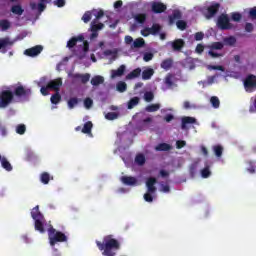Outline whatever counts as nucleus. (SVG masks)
Masks as SVG:
<instances>
[{"instance_id": "680f3d73", "label": "nucleus", "mask_w": 256, "mask_h": 256, "mask_svg": "<svg viewBox=\"0 0 256 256\" xmlns=\"http://www.w3.org/2000/svg\"><path fill=\"white\" fill-rule=\"evenodd\" d=\"M208 55H210V57H212V59H217V57H223V54L217 53V52H215L213 50H210L208 52Z\"/></svg>"}, {"instance_id": "aec40b11", "label": "nucleus", "mask_w": 256, "mask_h": 256, "mask_svg": "<svg viewBox=\"0 0 256 256\" xmlns=\"http://www.w3.org/2000/svg\"><path fill=\"white\" fill-rule=\"evenodd\" d=\"M121 181L124 185H137V178L133 176H122Z\"/></svg>"}, {"instance_id": "774afa93", "label": "nucleus", "mask_w": 256, "mask_h": 256, "mask_svg": "<svg viewBox=\"0 0 256 256\" xmlns=\"http://www.w3.org/2000/svg\"><path fill=\"white\" fill-rule=\"evenodd\" d=\"M54 5H56V7H65V0H55Z\"/></svg>"}, {"instance_id": "7ed1b4c3", "label": "nucleus", "mask_w": 256, "mask_h": 256, "mask_svg": "<svg viewBox=\"0 0 256 256\" xmlns=\"http://www.w3.org/2000/svg\"><path fill=\"white\" fill-rule=\"evenodd\" d=\"M31 217L35 221L34 228L39 233H45V216L39 210V205L35 206L31 211Z\"/></svg>"}, {"instance_id": "20e7f679", "label": "nucleus", "mask_w": 256, "mask_h": 256, "mask_svg": "<svg viewBox=\"0 0 256 256\" xmlns=\"http://www.w3.org/2000/svg\"><path fill=\"white\" fill-rule=\"evenodd\" d=\"M48 238H49V243L51 247H55L57 243H67V235L61 231H57L56 229L53 228V225H49L48 228Z\"/></svg>"}, {"instance_id": "0eeeda50", "label": "nucleus", "mask_w": 256, "mask_h": 256, "mask_svg": "<svg viewBox=\"0 0 256 256\" xmlns=\"http://www.w3.org/2000/svg\"><path fill=\"white\" fill-rule=\"evenodd\" d=\"M219 9H221V4L215 2L212 3L210 6L206 8V11L204 12V16L206 19H213V16L216 13H219Z\"/></svg>"}, {"instance_id": "603ef678", "label": "nucleus", "mask_w": 256, "mask_h": 256, "mask_svg": "<svg viewBox=\"0 0 256 256\" xmlns=\"http://www.w3.org/2000/svg\"><path fill=\"white\" fill-rule=\"evenodd\" d=\"M135 162L138 164V165H145V156L143 154H138L136 157H135Z\"/></svg>"}, {"instance_id": "e2e57ef3", "label": "nucleus", "mask_w": 256, "mask_h": 256, "mask_svg": "<svg viewBox=\"0 0 256 256\" xmlns=\"http://www.w3.org/2000/svg\"><path fill=\"white\" fill-rule=\"evenodd\" d=\"M187 145V142L184 140H178L176 141V149H183Z\"/></svg>"}, {"instance_id": "c85d7f7f", "label": "nucleus", "mask_w": 256, "mask_h": 256, "mask_svg": "<svg viewBox=\"0 0 256 256\" xmlns=\"http://www.w3.org/2000/svg\"><path fill=\"white\" fill-rule=\"evenodd\" d=\"M172 147L167 143H160L155 147V151H171Z\"/></svg>"}, {"instance_id": "2f4dec72", "label": "nucleus", "mask_w": 256, "mask_h": 256, "mask_svg": "<svg viewBox=\"0 0 256 256\" xmlns=\"http://www.w3.org/2000/svg\"><path fill=\"white\" fill-rule=\"evenodd\" d=\"M159 109H161L160 104H150L145 108V111H147V113H155L156 111H159Z\"/></svg>"}, {"instance_id": "c756f323", "label": "nucleus", "mask_w": 256, "mask_h": 256, "mask_svg": "<svg viewBox=\"0 0 256 256\" xmlns=\"http://www.w3.org/2000/svg\"><path fill=\"white\" fill-rule=\"evenodd\" d=\"M201 177L203 179H209V177H211V168L209 167V165H206L202 170H201Z\"/></svg>"}, {"instance_id": "bf43d9fd", "label": "nucleus", "mask_w": 256, "mask_h": 256, "mask_svg": "<svg viewBox=\"0 0 256 256\" xmlns=\"http://www.w3.org/2000/svg\"><path fill=\"white\" fill-rule=\"evenodd\" d=\"M152 193H149V191H147V193L144 194V201H146L147 203H153V195H151Z\"/></svg>"}, {"instance_id": "13d9d810", "label": "nucleus", "mask_w": 256, "mask_h": 256, "mask_svg": "<svg viewBox=\"0 0 256 256\" xmlns=\"http://www.w3.org/2000/svg\"><path fill=\"white\" fill-rule=\"evenodd\" d=\"M84 107H86V109H91V107H93V99L86 98L84 100Z\"/></svg>"}, {"instance_id": "cd10ccee", "label": "nucleus", "mask_w": 256, "mask_h": 256, "mask_svg": "<svg viewBox=\"0 0 256 256\" xmlns=\"http://www.w3.org/2000/svg\"><path fill=\"white\" fill-rule=\"evenodd\" d=\"M224 45H228L229 47H233V45H235V43H237V38H235V36H229V37H225L223 39Z\"/></svg>"}, {"instance_id": "a18cd8bd", "label": "nucleus", "mask_w": 256, "mask_h": 256, "mask_svg": "<svg viewBox=\"0 0 256 256\" xmlns=\"http://www.w3.org/2000/svg\"><path fill=\"white\" fill-rule=\"evenodd\" d=\"M135 21H137V23L143 24L145 23V21H147V15L146 14H137L134 17Z\"/></svg>"}, {"instance_id": "79ce46f5", "label": "nucleus", "mask_w": 256, "mask_h": 256, "mask_svg": "<svg viewBox=\"0 0 256 256\" xmlns=\"http://www.w3.org/2000/svg\"><path fill=\"white\" fill-rule=\"evenodd\" d=\"M223 47H225V44H223V42H214L210 46V49L216 50V51H221V49H223Z\"/></svg>"}, {"instance_id": "ea45409f", "label": "nucleus", "mask_w": 256, "mask_h": 256, "mask_svg": "<svg viewBox=\"0 0 256 256\" xmlns=\"http://www.w3.org/2000/svg\"><path fill=\"white\" fill-rule=\"evenodd\" d=\"M92 13H94L95 15V19L93 20L94 23H99V20L105 15V12L103 10H93Z\"/></svg>"}, {"instance_id": "a878e982", "label": "nucleus", "mask_w": 256, "mask_h": 256, "mask_svg": "<svg viewBox=\"0 0 256 256\" xmlns=\"http://www.w3.org/2000/svg\"><path fill=\"white\" fill-rule=\"evenodd\" d=\"M139 101H141V99L137 96L131 98L127 103V109H134L139 105Z\"/></svg>"}, {"instance_id": "f8f14e48", "label": "nucleus", "mask_w": 256, "mask_h": 256, "mask_svg": "<svg viewBox=\"0 0 256 256\" xmlns=\"http://www.w3.org/2000/svg\"><path fill=\"white\" fill-rule=\"evenodd\" d=\"M156 184H157V178L155 177L147 178L146 187L148 189V193H155L157 191V187H155Z\"/></svg>"}, {"instance_id": "f704fd0d", "label": "nucleus", "mask_w": 256, "mask_h": 256, "mask_svg": "<svg viewBox=\"0 0 256 256\" xmlns=\"http://www.w3.org/2000/svg\"><path fill=\"white\" fill-rule=\"evenodd\" d=\"M1 165L5 171H13V166L7 161V158L3 157L1 160Z\"/></svg>"}, {"instance_id": "052dcab7", "label": "nucleus", "mask_w": 256, "mask_h": 256, "mask_svg": "<svg viewBox=\"0 0 256 256\" xmlns=\"http://www.w3.org/2000/svg\"><path fill=\"white\" fill-rule=\"evenodd\" d=\"M204 37H205V34L203 32H197L194 35L195 41H203Z\"/></svg>"}, {"instance_id": "ddd939ff", "label": "nucleus", "mask_w": 256, "mask_h": 256, "mask_svg": "<svg viewBox=\"0 0 256 256\" xmlns=\"http://www.w3.org/2000/svg\"><path fill=\"white\" fill-rule=\"evenodd\" d=\"M47 85L48 89H53L54 91H56V93H59V89L63 85V80H61V78L51 80L50 82H48Z\"/></svg>"}, {"instance_id": "6ab92c4d", "label": "nucleus", "mask_w": 256, "mask_h": 256, "mask_svg": "<svg viewBox=\"0 0 256 256\" xmlns=\"http://www.w3.org/2000/svg\"><path fill=\"white\" fill-rule=\"evenodd\" d=\"M90 83L93 87H99V85H103L105 83V78L101 75H96L91 79Z\"/></svg>"}, {"instance_id": "412c9836", "label": "nucleus", "mask_w": 256, "mask_h": 256, "mask_svg": "<svg viewBox=\"0 0 256 256\" xmlns=\"http://www.w3.org/2000/svg\"><path fill=\"white\" fill-rule=\"evenodd\" d=\"M155 75V70L153 68H147L142 71V79L143 81H149Z\"/></svg>"}, {"instance_id": "a19ab883", "label": "nucleus", "mask_w": 256, "mask_h": 256, "mask_svg": "<svg viewBox=\"0 0 256 256\" xmlns=\"http://www.w3.org/2000/svg\"><path fill=\"white\" fill-rule=\"evenodd\" d=\"M197 167H199V163L194 162L189 167V173L191 177H195L197 175Z\"/></svg>"}, {"instance_id": "8fccbe9b", "label": "nucleus", "mask_w": 256, "mask_h": 256, "mask_svg": "<svg viewBox=\"0 0 256 256\" xmlns=\"http://www.w3.org/2000/svg\"><path fill=\"white\" fill-rule=\"evenodd\" d=\"M79 99L77 98H70L68 100V107L69 109H75V106L78 105Z\"/></svg>"}, {"instance_id": "f3484780", "label": "nucleus", "mask_w": 256, "mask_h": 256, "mask_svg": "<svg viewBox=\"0 0 256 256\" xmlns=\"http://www.w3.org/2000/svg\"><path fill=\"white\" fill-rule=\"evenodd\" d=\"M78 41H85V37L83 35H79L77 37H72L68 42H67V47L68 49H73L75 45H77Z\"/></svg>"}, {"instance_id": "c9c22d12", "label": "nucleus", "mask_w": 256, "mask_h": 256, "mask_svg": "<svg viewBox=\"0 0 256 256\" xmlns=\"http://www.w3.org/2000/svg\"><path fill=\"white\" fill-rule=\"evenodd\" d=\"M93 129V122L88 121L84 124L82 128V133H85L86 135H89L91 133V130Z\"/></svg>"}, {"instance_id": "58836bf2", "label": "nucleus", "mask_w": 256, "mask_h": 256, "mask_svg": "<svg viewBox=\"0 0 256 256\" xmlns=\"http://www.w3.org/2000/svg\"><path fill=\"white\" fill-rule=\"evenodd\" d=\"M210 103L214 109H219V106L221 105V101H219V97L212 96L210 98Z\"/></svg>"}, {"instance_id": "dca6fc26", "label": "nucleus", "mask_w": 256, "mask_h": 256, "mask_svg": "<svg viewBox=\"0 0 256 256\" xmlns=\"http://www.w3.org/2000/svg\"><path fill=\"white\" fill-rule=\"evenodd\" d=\"M193 123H197V119L189 116H184L182 118L181 129H187V125H193Z\"/></svg>"}, {"instance_id": "6e6552de", "label": "nucleus", "mask_w": 256, "mask_h": 256, "mask_svg": "<svg viewBox=\"0 0 256 256\" xmlns=\"http://www.w3.org/2000/svg\"><path fill=\"white\" fill-rule=\"evenodd\" d=\"M217 25L219 29H231V23L227 14H221L217 19Z\"/></svg>"}, {"instance_id": "4c0bfd02", "label": "nucleus", "mask_w": 256, "mask_h": 256, "mask_svg": "<svg viewBox=\"0 0 256 256\" xmlns=\"http://www.w3.org/2000/svg\"><path fill=\"white\" fill-rule=\"evenodd\" d=\"M50 101H51L52 105H57V104L61 103V94H59V92H56L55 94H53L51 96Z\"/></svg>"}, {"instance_id": "7c9ffc66", "label": "nucleus", "mask_w": 256, "mask_h": 256, "mask_svg": "<svg viewBox=\"0 0 256 256\" xmlns=\"http://www.w3.org/2000/svg\"><path fill=\"white\" fill-rule=\"evenodd\" d=\"M103 27H105V24H103V23L97 24V22H94V20H92L90 31H95V32L101 31V29H103Z\"/></svg>"}, {"instance_id": "6e6d98bb", "label": "nucleus", "mask_w": 256, "mask_h": 256, "mask_svg": "<svg viewBox=\"0 0 256 256\" xmlns=\"http://www.w3.org/2000/svg\"><path fill=\"white\" fill-rule=\"evenodd\" d=\"M248 17L252 20L256 19V6H254L253 8H250Z\"/></svg>"}, {"instance_id": "09e8293b", "label": "nucleus", "mask_w": 256, "mask_h": 256, "mask_svg": "<svg viewBox=\"0 0 256 256\" xmlns=\"http://www.w3.org/2000/svg\"><path fill=\"white\" fill-rule=\"evenodd\" d=\"M153 99H155V94H153V92L149 91V92H145L144 94V100L147 103H151V101H153Z\"/></svg>"}, {"instance_id": "2eb2a0df", "label": "nucleus", "mask_w": 256, "mask_h": 256, "mask_svg": "<svg viewBox=\"0 0 256 256\" xmlns=\"http://www.w3.org/2000/svg\"><path fill=\"white\" fill-rule=\"evenodd\" d=\"M125 69H126V66L122 64L119 66L117 70H112L111 78L115 79L117 77H123V75H125Z\"/></svg>"}, {"instance_id": "338daca9", "label": "nucleus", "mask_w": 256, "mask_h": 256, "mask_svg": "<svg viewBox=\"0 0 256 256\" xmlns=\"http://www.w3.org/2000/svg\"><path fill=\"white\" fill-rule=\"evenodd\" d=\"M253 29H254L253 24H251L249 22L245 24V31L247 33H252Z\"/></svg>"}, {"instance_id": "a211bd4d", "label": "nucleus", "mask_w": 256, "mask_h": 256, "mask_svg": "<svg viewBox=\"0 0 256 256\" xmlns=\"http://www.w3.org/2000/svg\"><path fill=\"white\" fill-rule=\"evenodd\" d=\"M185 47V40L184 39H176L172 42V49L173 51H181Z\"/></svg>"}, {"instance_id": "423d86ee", "label": "nucleus", "mask_w": 256, "mask_h": 256, "mask_svg": "<svg viewBox=\"0 0 256 256\" xmlns=\"http://www.w3.org/2000/svg\"><path fill=\"white\" fill-rule=\"evenodd\" d=\"M13 45H15V40H11L9 37L0 38V53H7Z\"/></svg>"}, {"instance_id": "f03ea898", "label": "nucleus", "mask_w": 256, "mask_h": 256, "mask_svg": "<svg viewBox=\"0 0 256 256\" xmlns=\"http://www.w3.org/2000/svg\"><path fill=\"white\" fill-rule=\"evenodd\" d=\"M96 245L99 251H103L102 255L104 256H116L117 253L115 251L121 249V242L113 238V235L104 236L103 242L96 241Z\"/></svg>"}, {"instance_id": "72a5a7b5", "label": "nucleus", "mask_w": 256, "mask_h": 256, "mask_svg": "<svg viewBox=\"0 0 256 256\" xmlns=\"http://www.w3.org/2000/svg\"><path fill=\"white\" fill-rule=\"evenodd\" d=\"M145 46V40L143 38H137L136 40H134L132 47H134V49H141V47Z\"/></svg>"}, {"instance_id": "9b49d317", "label": "nucleus", "mask_w": 256, "mask_h": 256, "mask_svg": "<svg viewBox=\"0 0 256 256\" xmlns=\"http://www.w3.org/2000/svg\"><path fill=\"white\" fill-rule=\"evenodd\" d=\"M161 32V25L153 24L150 28H145L142 32L143 37H147L149 35H157V33Z\"/></svg>"}, {"instance_id": "0e129e2a", "label": "nucleus", "mask_w": 256, "mask_h": 256, "mask_svg": "<svg viewBox=\"0 0 256 256\" xmlns=\"http://www.w3.org/2000/svg\"><path fill=\"white\" fill-rule=\"evenodd\" d=\"M165 83L168 87H173V80L171 78V75L166 76Z\"/></svg>"}, {"instance_id": "473e14b6", "label": "nucleus", "mask_w": 256, "mask_h": 256, "mask_svg": "<svg viewBox=\"0 0 256 256\" xmlns=\"http://www.w3.org/2000/svg\"><path fill=\"white\" fill-rule=\"evenodd\" d=\"M11 12L14 15H23L25 10L23 9V7H21V5H14V6L11 7Z\"/></svg>"}, {"instance_id": "e433bc0d", "label": "nucleus", "mask_w": 256, "mask_h": 256, "mask_svg": "<svg viewBox=\"0 0 256 256\" xmlns=\"http://www.w3.org/2000/svg\"><path fill=\"white\" fill-rule=\"evenodd\" d=\"M40 181L44 185H49V181H51V175H49L47 172H43L40 176Z\"/></svg>"}, {"instance_id": "b1692460", "label": "nucleus", "mask_w": 256, "mask_h": 256, "mask_svg": "<svg viewBox=\"0 0 256 256\" xmlns=\"http://www.w3.org/2000/svg\"><path fill=\"white\" fill-rule=\"evenodd\" d=\"M141 76V68H136L132 70L129 74L126 75V79H137V77Z\"/></svg>"}, {"instance_id": "1a4fd4ad", "label": "nucleus", "mask_w": 256, "mask_h": 256, "mask_svg": "<svg viewBox=\"0 0 256 256\" xmlns=\"http://www.w3.org/2000/svg\"><path fill=\"white\" fill-rule=\"evenodd\" d=\"M151 11L155 14L165 13L167 11V5L162 2L153 1L151 2Z\"/></svg>"}, {"instance_id": "393cba45", "label": "nucleus", "mask_w": 256, "mask_h": 256, "mask_svg": "<svg viewBox=\"0 0 256 256\" xmlns=\"http://www.w3.org/2000/svg\"><path fill=\"white\" fill-rule=\"evenodd\" d=\"M212 149H213L214 155L218 159H221V157H223L224 148L220 144L214 145Z\"/></svg>"}, {"instance_id": "4d7b16f0", "label": "nucleus", "mask_w": 256, "mask_h": 256, "mask_svg": "<svg viewBox=\"0 0 256 256\" xmlns=\"http://www.w3.org/2000/svg\"><path fill=\"white\" fill-rule=\"evenodd\" d=\"M242 18H243V16L241 15V13H239V12L232 13V21L239 22V21H241Z\"/></svg>"}, {"instance_id": "c03bdc74", "label": "nucleus", "mask_w": 256, "mask_h": 256, "mask_svg": "<svg viewBox=\"0 0 256 256\" xmlns=\"http://www.w3.org/2000/svg\"><path fill=\"white\" fill-rule=\"evenodd\" d=\"M25 131H27V126H25V124H19L16 126V133L18 135H25Z\"/></svg>"}, {"instance_id": "de8ad7c7", "label": "nucleus", "mask_w": 256, "mask_h": 256, "mask_svg": "<svg viewBox=\"0 0 256 256\" xmlns=\"http://www.w3.org/2000/svg\"><path fill=\"white\" fill-rule=\"evenodd\" d=\"M176 27L180 30V31H185V29H187V22H185L184 20H178L176 22Z\"/></svg>"}, {"instance_id": "bb28decb", "label": "nucleus", "mask_w": 256, "mask_h": 256, "mask_svg": "<svg viewBox=\"0 0 256 256\" xmlns=\"http://www.w3.org/2000/svg\"><path fill=\"white\" fill-rule=\"evenodd\" d=\"M11 29V22L7 19L0 20V31H7Z\"/></svg>"}, {"instance_id": "69168bd1", "label": "nucleus", "mask_w": 256, "mask_h": 256, "mask_svg": "<svg viewBox=\"0 0 256 256\" xmlns=\"http://www.w3.org/2000/svg\"><path fill=\"white\" fill-rule=\"evenodd\" d=\"M196 53H198L199 55H201V53H203V51H205V46H203V44H198L196 46Z\"/></svg>"}, {"instance_id": "4468645a", "label": "nucleus", "mask_w": 256, "mask_h": 256, "mask_svg": "<svg viewBox=\"0 0 256 256\" xmlns=\"http://www.w3.org/2000/svg\"><path fill=\"white\" fill-rule=\"evenodd\" d=\"M72 79H80L81 83L83 85H87V83H89V80L91 79V74L89 73H85V74H72L71 75Z\"/></svg>"}, {"instance_id": "3c124183", "label": "nucleus", "mask_w": 256, "mask_h": 256, "mask_svg": "<svg viewBox=\"0 0 256 256\" xmlns=\"http://www.w3.org/2000/svg\"><path fill=\"white\" fill-rule=\"evenodd\" d=\"M247 164L249 165V167L247 168L248 173H251V174L255 173L256 171L255 161L250 160L247 162Z\"/></svg>"}, {"instance_id": "4be33fe9", "label": "nucleus", "mask_w": 256, "mask_h": 256, "mask_svg": "<svg viewBox=\"0 0 256 256\" xmlns=\"http://www.w3.org/2000/svg\"><path fill=\"white\" fill-rule=\"evenodd\" d=\"M181 11L175 10L170 16H169V23L170 25H173L175 21H179L181 19Z\"/></svg>"}, {"instance_id": "37998d69", "label": "nucleus", "mask_w": 256, "mask_h": 256, "mask_svg": "<svg viewBox=\"0 0 256 256\" xmlns=\"http://www.w3.org/2000/svg\"><path fill=\"white\" fill-rule=\"evenodd\" d=\"M116 89L117 91H119V93H125V91H127V83L118 82L116 85Z\"/></svg>"}, {"instance_id": "5701e85b", "label": "nucleus", "mask_w": 256, "mask_h": 256, "mask_svg": "<svg viewBox=\"0 0 256 256\" xmlns=\"http://www.w3.org/2000/svg\"><path fill=\"white\" fill-rule=\"evenodd\" d=\"M160 67L165 71H169L173 67V59L168 58L161 62Z\"/></svg>"}, {"instance_id": "f257e3e1", "label": "nucleus", "mask_w": 256, "mask_h": 256, "mask_svg": "<svg viewBox=\"0 0 256 256\" xmlns=\"http://www.w3.org/2000/svg\"><path fill=\"white\" fill-rule=\"evenodd\" d=\"M31 95V89H25L23 86H18L14 89V93L11 90H2L0 92V109H6V107L13 103L16 97H29Z\"/></svg>"}, {"instance_id": "39448f33", "label": "nucleus", "mask_w": 256, "mask_h": 256, "mask_svg": "<svg viewBox=\"0 0 256 256\" xmlns=\"http://www.w3.org/2000/svg\"><path fill=\"white\" fill-rule=\"evenodd\" d=\"M244 89L246 93H253L256 91V76L249 74L244 79Z\"/></svg>"}, {"instance_id": "9d476101", "label": "nucleus", "mask_w": 256, "mask_h": 256, "mask_svg": "<svg viewBox=\"0 0 256 256\" xmlns=\"http://www.w3.org/2000/svg\"><path fill=\"white\" fill-rule=\"evenodd\" d=\"M42 51H43V46L36 45L32 48L26 49L24 51V55H27V57H37V55H40Z\"/></svg>"}, {"instance_id": "864d4df0", "label": "nucleus", "mask_w": 256, "mask_h": 256, "mask_svg": "<svg viewBox=\"0 0 256 256\" xmlns=\"http://www.w3.org/2000/svg\"><path fill=\"white\" fill-rule=\"evenodd\" d=\"M91 17H92L91 11H86V12L84 13V15L82 16V21H83L84 23H89V21H91Z\"/></svg>"}, {"instance_id": "49530a36", "label": "nucleus", "mask_w": 256, "mask_h": 256, "mask_svg": "<svg viewBox=\"0 0 256 256\" xmlns=\"http://www.w3.org/2000/svg\"><path fill=\"white\" fill-rule=\"evenodd\" d=\"M119 114L116 112H108L105 115V119H107L108 121H115V119H118Z\"/></svg>"}, {"instance_id": "5fc2aeb1", "label": "nucleus", "mask_w": 256, "mask_h": 256, "mask_svg": "<svg viewBox=\"0 0 256 256\" xmlns=\"http://www.w3.org/2000/svg\"><path fill=\"white\" fill-rule=\"evenodd\" d=\"M153 53L151 52H146L143 56V61H145L146 63H149V61H152L153 60Z\"/></svg>"}]
</instances>
